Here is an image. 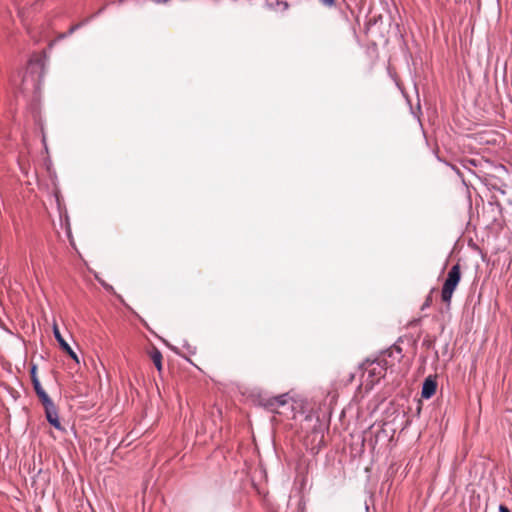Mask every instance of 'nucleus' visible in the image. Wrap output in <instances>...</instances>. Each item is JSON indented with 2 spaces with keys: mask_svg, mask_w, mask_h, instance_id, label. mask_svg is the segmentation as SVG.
Returning a JSON list of instances; mask_svg holds the SVG:
<instances>
[{
  "mask_svg": "<svg viewBox=\"0 0 512 512\" xmlns=\"http://www.w3.org/2000/svg\"><path fill=\"white\" fill-rule=\"evenodd\" d=\"M64 352H66L75 361V363H77V364L80 363V360H79L77 354L72 350L71 347H69V349L65 350Z\"/></svg>",
  "mask_w": 512,
  "mask_h": 512,
  "instance_id": "8",
  "label": "nucleus"
},
{
  "mask_svg": "<svg viewBox=\"0 0 512 512\" xmlns=\"http://www.w3.org/2000/svg\"><path fill=\"white\" fill-rule=\"evenodd\" d=\"M460 282V268L458 265L453 266L448 272L447 279L442 288V300L446 303L451 301L454 290Z\"/></svg>",
  "mask_w": 512,
  "mask_h": 512,
  "instance_id": "1",
  "label": "nucleus"
},
{
  "mask_svg": "<svg viewBox=\"0 0 512 512\" xmlns=\"http://www.w3.org/2000/svg\"><path fill=\"white\" fill-rule=\"evenodd\" d=\"M30 376H31V380H32V384H33L34 390H35L37 396L39 397L40 401L42 403L43 402H47L48 403L50 398H49V396L47 395V393L44 391V389L42 388V386L40 384V381H39L38 376H37V367L36 366H33L31 368Z\"/></svg>",
  "mask_w": 512,
  "mask_h": 512,
  "instance_id": "2",
  "label": "nucleus"
},
{
  "mask_svg": "<svg viewBox=\"0 0 512 512\" xmlns=\"http://www.w3.org/2000/svg\"><path fill=\"white\" fill-rule=\"evenodd\" d=\"M326 5H332L334 3V0H321Z\"/></svg>",
  "mask_w": 512,
  "mask_h": 512,
  "instance_id": "10",
  "label": "nucleus"
},
{
  "mask_svg": "<svg viewBox=\"0 0 512 512\" xmlns=\"http://www.w3.org/2000/svg\"><path fill=\"white\" fill-rule=\"evenodd\" d=\"M151 359L157 369L160 371L162 369V355L158 350H155L151 354Z\"/></svg>",
  "mask_w": 512,
  "mask_h": 512,
  "instance_id": "7",
  "label": "nucleus"
},
{
  "mask_svg": "<svg viewBox=\"0 0 512 512\" xmlns=\"http://www.w3.org/2000/svg\"><path fill=\"white\" fill-rule=\"evenodd\" d=\"M53 334H54V337L56 338L57 342L59 343L61 349L63 351L68 350L70 345L65 341V339L61 335L60 330L56 323L53 325Z\"/></svg>",
  "mask_w": 512,
  "mask_h": 512,
  "instance_id": "6",
  "label": "nucleus"
},
{
  "mask_svg": "<svg viewBox=\"0 0 512 512\" xmlns=\"http://www.w3.org/2000/svg\"><path fill=\"white\" fill-rule=\"evenodd\" d=\"M42 404L45 408L46 417H47V420L49 421V423L51 425H53L55 428L60 429L61 425L58 420L55 406H54L53 402L51 401V399L49 400L48 403L43 402Z\"/></svg>",
  "mask_w": 512,
  "mask_h": 512,
  "instance_id": "3",
  "label": "nucleus"
},
{
  "mask_svg": "<svg viewBox=\"0 0 512 512\" xmlns=\"http://www.w3.org/2000/svg\"><path fill=\"white\" fill-rule=\"evenodd\" d=\"M437 389V382L434 378L428 377L425 379L422 387L421 395L425 399L431 398Z\"/></svg>",
  "mask_w": 512,
  "mask_h": 512,
  "instance_id": "4",
  "label": "nucleus"
},
{
  "mask_svg": "<svg viewBox=\"0 0 512 512\" xmlns=\"http://www.w3.org/2000/svg\"><path fill=\"white\" fill-rule=\"evenodd\" d=\"M287 404V395H282L274 398L270 406L272 409H274L277 413L281 414L283 411L280 410L281 407H284Z\"/></svg>",
  "mask_w": 512,
  "mask_h": 512,
  "instance_id": "5",
  "label": "nucleus"
},
{
  "mask_svg": "<svg viewBox=\"0 0 512 512\" xmlns=\"http://www.w3.org/2000/svg\"><path fill=\"white\" fill-rule=\"evenodd\" d=\"M499 511L500 512H510L509 509L506 506H504V505H500Z\"/></svg>",
  "mask_w": 512,
  "mask_h": 512,
  "instance_id": "9",
  "label": "nucleus"
}]
</instances>
